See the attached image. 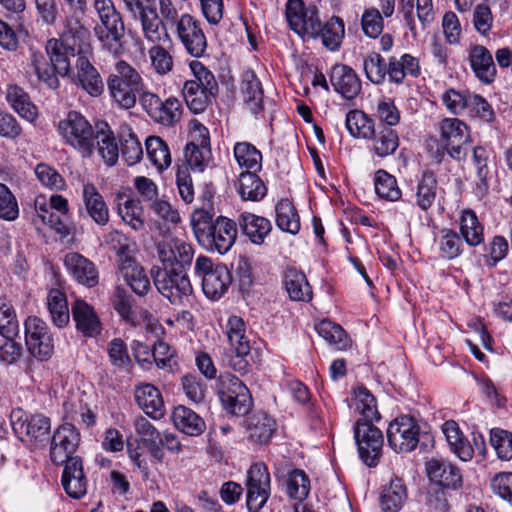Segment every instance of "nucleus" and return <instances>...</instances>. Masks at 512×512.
<instances>
[{"label":"nucleus","instance_id":"1","mask_svg":"<svg viewBox=\"0 0 512 512\" xmlns=\"http://www.w3.org/2000/svg\"><path fill=\"white\" fill-rule=\"evenodd\" d=\"M58 131L65 143L84 158L93 154L95 143L98 153L107 165H114L119 158L118 144L106 122H98L93 128L83 115L71 111L59 122Z\"/></svg>","mask_w":512,"mask_h":512},{"label":"nucleus","instance_id":"2","mask_svg":"<svg viewBox=\"0 0 512 512\" xmlns=\"http://www.w3.org/2000/svg\"><path fill=\"white\" fill-rule=\"evenodd\" d=\"M80 443V433L71 423L60 425L51 439L50 458L55 464H64L62 485L66 493L75 499L86 494L87 481L82 461L74 456Z\"/></svg>","mask_w":512,"mask_h":512},{"label":"nucleus","instance_id":"3","mask_svg":"<svg viewBox=\"0 0 512 512\" xmlns=\"http://www.w3.org/2000/svg\"><path fill=\"white\" fill-rule=\"evenodd\" d=\"M355 409L363 416L354 427V438L361 460L369 467L378 465L382 455L384 438L381 430L372 424L379 420L376 399L365 387L355 391Z\"/></svg>","mask_w":512,"mask_h":512},{"label":"nucleus","instance_id":"4","mask_svg":"<svg viewBox=\"0 0 512 512\" xmlns=\"http://www.w3.org/2000/svg\"><path fill=\"white\" fill-rule=\"evenodd\" d=\"M89 30L78 19H67L62 40L50 39L46 44L49 63L57 73L65 76L70 71V57L76 58L82 53H90L88 43Z\"/></svg>","mask_w":512,"mask_h":512},{"label":"nucleus","instance_id":"5","mask_svg":"<svg viewBox=\"0 0 512 512\" xmlns=\"http://www.w3.org/2000/svg\"><path fill=\"white\" fill-rule=\"evenodd\" d=\"M158 292L173 305H182L193 292L187 270L162 269L154 265L150 270Z\"/></svg>","mask_w":512,"mask_h":512},{"label":"nucleus","instance_id":"6","mask_svg":"<svg viewBox=\"0 0 512 512\" xmlns=\"http://www.w3.org/2000/svg\"><path fill=\"white\" fill-rule=\"evenodd\" d=\"M226 335L229 349L224 361L234 371L244 374L248 371L250 357V342L246 336V326L243 319L232 315L226 324Z\"/></svg>","mask_w":512,"mask_h":512},{"label":"nucleus","instance_id":"7","mask_svg":"<svg viewBox=\"0 0 512 512\" xmlns=\"http://www.w3.org/2000/svg\"><path fill=\"white\" fill-rule=\"evenodd\" d=\"M195 272L202 279L203 293L211 300L220 299L232 283L229 269L223 264L214 265L206 256L197 257Z\"/></svg>","mask_w":512,"mask_h":512},{"label":"nucleus","instance_id":"8","mask_svg":"<svg viewBox=\"0 0 512 512\" xmlns=\"http://www.w3.org/2000/svg\"><path fill=\"white\" fill-rule=\"evenodd\" d=\"M440 140L448 155L456 160H465L471 145L469 129L457 118H445L440 123Z\"/></svg>","mask_w":512,"mask_h":512},{"label":"nucleus","instance_id":"9","mask_svg":"<svg viewBox=\"0 0 512 512\" xmlns=\"http://www.w3.org/2000/svg\"><path fill=\"white\" fill-rule=\"evenodd\" d=\"M24 326L29 353L40 361L50 359L54 352V341L47 324L36 316H30Z\"/></svg>","mask_w":512,"mask_h":512},{"label":"nucleus","instance_id":"10","mask_svg":"<svg viewBox=\"0 0 512 512\" xmlns=\"http://www.w3.org/2000/svg\"><path fill=\"white\" fill-rule=\"evenodd\" d=\"M286 18L290 28L299 36L317 38L320 19L314 6L305 7L302 0H288Z\"/></svg>","mask_w":512,"mask_h":512},{"label":"nucleus","instance_id":"11","mask_svg":"<svg viewBox=\"0 0 512 512\" xmlns=\"http://www.w3.org/2000/svg\"><path fill=\"white\" fill-rule=\"evenodd\" d=\"M420 428L413 418L402 416L393 420L387 428L389 446L397 453L413 451L419 443Z\"/></svg>","mask_w":512,"mask_h":512},{"label":"nucleus","instance_id":"12","mask_svg":"<svg viewBox=\"0 0 512 512\" xmlns=\"http://www.w3.org/2000/svg\"><path fill=\"white\" fill-rule=\"evenodd\" d=\"M249 511L257 512L270 496V474L265 464L256 463L250 467L246 480Z\"/></svg>","mask_w":512,"mask_h":512},{"label":"nucleus","instance_id":"13","mask_svg":"<svg viewBox=\"0 0 512 512\" xmlns=\"http://www.w3.org/2000/svg\"><path fill=\"white\" fill-rule=\"evenodd\" d=\"M157 254L161 262L159 268L188 270L193 260L194 250L190 244L182 240L170 239L158 243Z\"/></svg>","mask_w":512,"mask_h":512},{"label":"nucleus","instance_id":"14","mask_svg":"<svg viewBox=\"0 0 512 512\" xmlns=\"http://www.w3.org/2000/svg\"><path fill=\"white\" fill-rule=\"evenodd\" d=\"M100 24L94 28L95 35L109 52L117 54L122 49L125 25L121 13L111 10L106 16H99Z\"/></svg>","mask_w":512,"mask_h":512},{"label":"nucleus","instance_id":"15","mask_svg":"<svg viewBox=\"0 0 512 512\" xmlns=\"http://www.w3.org/2000/svg\"><path fill=\"white\" fill-rule=\"evenodd\" d=\"M176 32L188 54L195 58L204 55L207 39L197 19L190 14H182L176 23Z\"/></svg>","mask_w":512,"mask_h":512},{"label":"nucleus","instance_id":"16","mask_svg":"<svg viewBox=\"0 0 512 512\" xmlns=\"http://www.w3.org/2000/svg\"><path fill=\"white\" fill-rule=\"evenodd\" d=\"M11 425L14 433L20 440L28 437L30 440L42 441L46 438L51 428L48 417L41 414L24 417L21 411L12 413Z\"/></svg>","mask_w":512,"mask_h":512},{"label":"nucleus","instance_id":"17","mask_svg":"<svg viewBox=\"0 0 512 512\" xmlns=\"http://www.w3.org/2000/svg\"><path fill=\"white\" fill-rule=\"evenodd\" d=\"M146 3L147 8L133 18L140 22L144 39L152 44L171 42L167 27L157 13L154 1L146 0Z\"/></svg>","mask_w":512,"mask_h":512},{"label":"nucleus","instance_id":"18","mask_svg":"<svg viewBox=\"0 0 512 512\" xmlns=\"http://www.w3.org/2000/svg\"><path fill=\"white\" fill-rule=\"evenodd\" d=\"M237 233L236 222L227 217L219 216L214 221V226L210 231L208 239H205L202 244L208 245L219 254H225L234 245Z\"/></svg>","mask_w":512,"mask_h":512},{"label":"nucleus","instance_id":"19","mask_svg":"<svg viewBox=\"0 0 512 512\" xmlns=\"http://www.w3.org/2000/svg\"><path fill=\"white\" fill-rule=\"evenodd\" d=\"M88 54L89 53H82L76 59V84L89 95L97 97L103 93L104 83L101 75L90 62Z\"/></svg>","mask_w":512,"mask_h":512},{"label":"nucleus","instance_id":"20","mask_svg":"<svg viewBox=\"0 0 512 512\" xmlns=\"http://www.w3.org/2000/svg\"><path fill=\"white\" fill-rule=\"evenodd\" d=\"M330 83L336 92L347 99L355 98L361 91L360 79L355 71L345 64H336L332 67Z\"/></svg>","mask_w":512,"mask_h":512},{"label":"nucleus","instance_id":"21","mask_svg":"<svg viewBox=\"0 0 512 512\" xmlns=\"http://www.w3.org/2000/svg\"><path fill=\"white\" fill-rule=\"evenodd\" d=\"M426 471L430 480L442 487L457 489L462 485L459 469L445 460H430L427 462Z\"/></svg>","mask_w":512,"mask_h":512},{"label":"nucleus","instance_id":"22","mask_svg":"<svg viewBox=\"0 0 512 512\" xmlns=\"http://www.w3.org/2000/svg\"><path fill=\"white\" fill-rule=\"evenodd\" d=\"M248 438L257 444H266L276 430V422L264 411H258L245 420Z\"/></svg>","mask_w":512,"mask_h":512},{"label":"nucleus","instance_id":"23","mask_svg":"<svg viewBox=\"0 0 512 512\" xmlns=\"http://www.w3.org/2000/svg\"><path fill=\"white\" fill-rule=\"evenodd\" d=\"M65 266L73 277L87 287H94L98 283V271L95 265L79 253H68L64 259Z\"/></svg>","mask_w":512,"mask_h":512},{"label":"nucleus","instance_id":"24","mask_svg":"<svg viewBox=\"0 0 512 512\" xmlns=\"http://www.w3.org/2000/svg\"><path fill=\"white\" fill-rule=\"evenodd\" d=\"M240 91L243 103L253 114H257L263 109V88L260 80L252 70H247L242 74Z\"/></svg>","mask_w":512,"mask_h":512},{"label":"nucleus","instance_id":"25","mask_svg":"<svg viewBox=\"0 0 512 512\" xmlns=\"http://www.w3.org/2000/svg\"><path fill=\"white\" fill-rule=\"evenodd\" d=\"M71 310L76 327L84 336L93 337L100 333V321L89 304L82 300H76L72 304Z\"/></svg>","mask_w":512,"mask_h":512},{"label":"nucleus","instance_id":"26","mask_svg":"<svg viewBox=\"0 0 512 512\" xmlns=\"http://www.w3.org/2000/svg\"><path fill=\"white\" fill-rule=\"evenodd\" d=\"M82 195L86 212L92 220L101 226L108 224L109 209L97 188L91 183L84 184Z\"/></svg>","mask_w":512,"mask_h":512},{"label":"nucleus","instance_id":"27","mask_svg":"<svg viewBox=\"0 0 512 512\" xmlns=\"http://www.w3.org/2000/svg\"><path fill=\"white\" fill-rule=\"evenodd\" d=\"M135 399L139 407L149 417L157 420L164 415V403L159 390L151 385L144 384L135 390Z\"/></svg>","mask_w":512,"mask_h":512},{"label":"nucleus","instance_id":"28","mask_svg":"<svg viewBox=\"0 0 512 512\" xmlns=\"http://www.w3.org/2000/svg\"><path fill=\"white\" fill-rule=\"evenodd\" d=\"M470 63L476 77L483 83H491L496 75V68L489 50L476 45L470 52Z\"/></svg>","mask_w":512,"mask_h":512},{"label":"nucleus","instance_id":"29","mask_svg":"<svg viewBox=\"0 0 512 512\" xmlns=\"http://www.w3.org/2000/svg\"><path fill=\"white\" fill-rule=\"evenodd\" d=\"M419 73V61L412 55L403 54L399 59L394 56L389 58L387 69L389 82L399 85L407 75L417 77Z\"/></svg>","mask_w":512,"mask_h":512},{"label":"nucleus","instance_id":"30","mask_svg":"<svg viewBox=\"0 0 512 512\" xmlns=\"http://www.w3.org/2000/svg\"><path fill=\"white\" fill-rule=\"evenodd\" d=\"M238 223L243 233L257 245L264 242L272 228L268 219L248 212H243L239 216Z\"/></svg>","mask_w":512,"mask_h":512},{"label":"nucleus","instance_id":"31","mask_svg":"<svg viewBox=\"0 0 512 512\" xmlns=\"http://www.w3.org/2000/svg\"><path fill=\"white\" fill-rule=\"evenodd\" d=\"M172 418L175 427L189 436H199L205 431L204 420L188 407H176Z\"/></svg>","mask_w":512,"mask_h":512},{"label":"nucleus","instance_id":"32","mask_svg":"<svg viewBox=\"0 0 512 512\" xmlns=\"http://www.w3.org/2000/svg\"><path fill=\"white\" fill-rule=\"evenodd\" d=\"M284 286L289 297L294 301H310L312 299V289L306 276L295 268L286 269Z\"/></svg>","mask_w":512,"mask_h":512},{"label":"nucleus","instance_id":"33","mask_svg":"<svg viewBox=\"0 0 512 512\" xmlns=\"http://www.w3.org/2000/svg\"><path fill=\"white\" fill-rule=\"evenodd\" d=\"M442 430L452 452L462 461L471 460L474 450L468 440L463 437L458 424L455 421H446Z\"/></svg>","mask_w":512,"mask_h":512},{"label":"nucleus","instance_id":"34","mask_svg":"<svg viewBox=\"0 0 512 512\" xmlns=\"http://www.w3.org/2000/svg\"><path fill=\"white\" fill-rule=\"evenodd\" d=\"M407 499V489L399 478L392 479L385 486L380 496V505L383 512H398Z\"/></svg>","mask_w":512,"mask_h":512},{"label":"nucleus","instance_id":"35","mask_svg":"<svg viewBox=\"0 0 512 512\" xmlns=\"http://www.w3.org/2000/svg\"><path fill=\"white\" fill-rule=\"evenodd\" d=\"M255 172L245 171L239 176L237 191L243 200L259 201L267 193L264 182Z\"/></svg>","mask_w":512,"mask_h":512},{"label":"nucleus","instance_id":"36","mask_svg":"<svg viewBox=\"0 0 512 512\" xmlns=\"http://www.w3.org/2000/svg\"><path fill=\"white\" fill-rule=\"evenodd\" d=\"M127 265L119 268L125 282L131 287L137 295H146L150 288V280L145 270L136 261H126Z\"/></svg>","mask_w":512,"mask_h":512},{"label":"nucleus","instance_id":"37","mask_svg":"<svg viewBox=\"0 0 512 512\" xmlns=\"http://www.w3.org/2000/svg\"><path fill=\"white\" fill-rule=\"evenodd\" d=\"M105 243L116 253L119 268L127 265L126 261H136L133 257L135 242L123 233L117 230L109 232Z\"/></svg>","mask_w":512,"mask_h":512},{"label":"nucleus","instance_id":"38","mask_svg":"<svg viewBox=\"0 0 512 512\" xmlns=\"http://www.w3.org/2000/svg\"><path fill=\"white\" fill-rule=\"evenodd\" d=\"M6 99L11 107L21 117L28 121H34L37 117V108L31 102L29 95L18 86H9Z\"/></svg>","mask_w":512,"mask_h":512},{"label":"nucleus","instance_id":"39","mask_svg":"<svg viewBox=\"0 0 512 512\" xmlns=\"http://www.w3.org/2000/svg\"><path fill=\"white\" fill-rule=\"evenodd\" d=\"M345 34L344 22L340 17H331L324 25L320 23L317 38L321 37L322 44L330 51L337 50Z\"/></svg>","mask_w":512,"mask_h":512},{"label":"nucleus","instance_id":"40","mask_svg":"<svg viewBox=\"0 0 512 512\" xmlns=\"http://www.w3.org/2000/svg\"><path fill=\"white\" fill-rule=\"evenodd\" d=\"M276 224L282 231L297 234L300 230V219L294 205L288 199H281L275 207Z\"/></svg>","mask_w":512,"mask_h":512},{"label":"nucleus","instance_id":"41","mask_svg":"<svg viewBox=\"0 0 512 512\" xmlns=\"http://www.w3.org/2000/svg\"><path fill=\"white\" fill-rule=\"evenodd\" d=\"M372 151L378 157L392 155L399 146V137L395 130L382 126L372 136Z\"/></svg>","mask_w":512,"mask_h":512},{"label":"nucleus","instance_id":"42","mask_svg":"<svg viewBox=\"0 0 512 512\" xmlns=\"http://www.w3.org/2000/svg\"><path fill=\"white\" fill-rule=\"evenodd\" d=\"M346 127L356 138L370 139L375 134L374 121L359 110H352L346 115Z\"/></svg>","mask_w":512,"mask_h":512},{"label":"nucleus","instance_id":"43","mask_svg":"<svg viewBox=\"0 0 512 512\" xmlns=\"http://www.w3.org/2000/svg\"><path fill=\"white\" fill-rule=\"evenodd\" d=\"M183 96L188 108L195 114L203 112L214 94L200 88L196 82L186 81L183 86Z\"/></svg>","mask_w":512,"mask_h":512},{"label":"nucleus","instance_id":"44","mask_svg":"<svg viewBox=\"0 0 512 512\" xmlns=\"http://www.w3.org/2000/svg\"><path fill=\"white\" fill-rule=\"evenodd\" d=\"M47 306L53 323L62 328L69 322V309L66 296L58 289H51L47 296Z\"/></svg>","mask_w":512,"mask_h":512},{"label":"nucleus","instance_id":"45","mask_svg":"<svg viewBox=\"0 0 512 512\" xmlns=\"http://www.w3.org/2000/svg\"><path fill=\"white\" fill-rule=\"evenodd\" d=\"M181 115L182 104L180 100L169 97L160 102L157 113L151 119L162 126L173 127L181 120Z\"/></svg>","mask_w":512,"mask_h":512},{"label":"nucleus","instance_id":"46","mask_svg":"<svg viewBox=\"0 0 512 512\" xmlns=\"http://www.w3.org/2000/svg\"><path fill=\"white\" fill-rule=\"evenodd\" d=\"M315 329L319 336L329 344L334 345L338 350H345L350 346V340L339 324L330 320H322L316 324Z\"/></svg>","mask_w":512,"mask_h":512},{"label":"nucleus","instance_id":"47","mask_svg":"<svg viewBox=\"0 0 512 512\" xmlns=\"http://www.w3.org/2000/svg\"><path fill=\"white\" fill-rule=\"evenodd\" d=\"M234 157L239 166L247 171H258L261 168L262 155L251 143H236L234 146Z\"/></svg>","mask_w":512,"mask_h":512},{"label":"nucleus","instance_id":"48","mask_svg":"<svg viewBox=\"0 0 512 512\" xmlns=\"http://www.w3.org/2000/svg\"><path fill=\"white\" fill-rule=\"evenodd\" d=\"M460 231L467 244L477 246L483 242V227L472 210H465L461 215Z\"/></svg>","mask_w":512,"mask_h":512},{"label":"nucleus","instance_id":"49","mask_svg":"<svg viewBox=\"0 0 512 512\" xmlns=\"http://www.w3.org/2000/svg\"><path fill=\"white\" fill-rule=\"evenodd\" d=\"M109 93L115 103L122 109H131L136 105L139 93L144 86H128L121 83H107Z\"/></svg>","mask_w":512,"mask_h":512},{"label":"nucleus","instance_id":"50","mask_svg":"<svg viewBox=\"0 0 512 512\" xmlns=\"http://www.w3.org/2000/svg\"><path fill=\"white\" fill-rule=\"evenodd\" d=\"M19 332V322L11 301L0 297V335L3 338L16 337Z\"/></svg>","mask_w":512,"mask_h":512},{"label":"nucleus","instance_id":"51","mask_svg":"<svg viewBox=\"0 0 512 512\" xmlns=\"http://www.w3.org/2000/svg\"><path fill=\"white\" fill-rule=\"evenodd\" d=\"M374 186L376 194L382 199L396 201L401 197L396 178L385 170L379 169L376 171Z\"/></svg>","mask_w":512,"mask_h":512},{"label":"nucleus","instance_id":"52","mask_svg":"<svg viewBox=\"0 0 512 512\" xmlns=\"http://www.w3.org/2000/svg\"><path fill=\"white\" fill-rule=\"evenodd\" d=\"M146 151L157 169L163 170L171 164V154L168 145L160 137H148L146 139Z\"/></svg>","mask_w":512,"mask_h":512},{"label":"nucleus","instance_id":"53","mask_svg":"<svg viewBox=\"0 0 512 512\" xmlns=\"http://www.w3.org/2000/svg\"><path fill=\"white\" fill-rule=\"evenodd\" d=\"M107 83H121L132 87L144 86L140 73L124 60H119L114 66V72L109 75Z\"/></svg>","mask_w":512,"mask_h":512},{"label":"nucleus","instance_id":"54","mask_svg":"<svg viewBox=\"0 0 512 512\" xmlns=\"http://www.w3.org/2000/svg\"><path fill=\"white\" fill-rule=\"evenodd\" d=\"M363 69L368 80L372 83L383 84L387 78L388 63L376 52H372L364 58Z\"/></svg>","mask_w":512,"mask_h":512},{"label":"nucleus","instance_id":"55","mask_svg":"<svg viewBox=\"0 0 512 512\" xmlns=\"http://www.w3.org/2000/svg\"><path fill=\"white\" fill-rule=\"evenodd\" d=\"M437 180L433 173L425 172L417 186L416 204L422 209L430 208L436 197Z\"/></svg>","mask_w":512,"mask_h":512},{"label":"nucleus","instance_id":"56","mask_svg":"<svg viewBox=\"0 0 512 512\" xmlns=\"http://www.w3.org/2000/svg\"><path fill=\"white\" fill-rule=\"evenodd\" d=\"M118 213L125 223L138 231L144 228L143 208L137 199H127L118 205Z\"/></svg>","mask_w":512,"mask_h":512},{"label":"nucleus","instance_id":"57","mask_svg":"<svg viewBox=\"0 0 512 512\" xmlns=\"http://www.w3.org/2000/svg\"><path fill=\"white\" fill-rule=\"evenodd\" d=\"M289 497L302 501L307 498L310 492V480L304 471L293 470L286 482Z\"/></svg>","mask_w":512,"mask_h":512},{"label":"nucleus","instance_id":"58","mask_svg":"<svg viewBox=\"0 0 512 512\" xmlns=\"http://www.w3.org/2000/svg\"><path fill=\"white\" fill-rule=\"evenodd\" d=\"M248 388L243 382L236 376L225 373L219 377V397L222 405H229L232 401L233 396L247 391Z\"/></svg>","mask_w":512,"mask_h":512},{"label":"nucleus","instance_id":"59","mask_svg":"<svg viewBox=\"0 0 512 512\" xmlns=\"http://www.w3.org/2000/svg\"><path fill=\"white\" fill-rule=\"evenodd\" d=\"M185 163L181 166H188L190 169L202 172L210 159L211 151L210 147L203 148L198 144H187L185 147Z\"/></svg>","mask_w":512,"mask_h":512},{"label":"nucleus","instance_id":"60","mask_svg":"<svg viewBox=\"0 0 512 512\" xmlns=\"http://www.w3.org/2000/svg\"><path fill=\"white\" fill-rule=\"evenodd\" d=\"M34 172L38 181L46 188L60 191L66 187L64 178L54 167L46 163L37 164Z\"/></svg>","mask_w":512,"mask_h":512},{"label":"nucleus","instance_id":"61","mask_svg":"<svg viewBox=\"0 0 512 512\" xmlns=\"http://www.w3.org/2000/svg\"><path fill=\"white\" fill-rule=\"evenodd\" d=\"M112 303L114 309L126 323L134 327L139 324L136 312L131 305V297L124 289H116Z\"/></svg>","mask_w":512,"mask_h":512},{"label":"nucleus","instance_id":"62","mask_svg":"<svg viewBox=\"0 0 512 512\" xmlns=\"http://www.w3.org/2000/svg\"><path fill=\"white\" fill-rule=\"evenodd\" d=\"M212 214L203 208L196 209L191 215V226L197 240L202 243L208 239L210 231L214 226Z\"/></svg>","mask_w":512,"mask_h":512},{"label":"nucleus","instance_id":"63","mask_svg":"<svg viewBox=\"0 0 512 512\" xmlns=\"http://www.w3.org/2000/svg\"><path fill=\"white\" fill-rule=\"evenodd\" d=\"M153 69L159 75H166L173 68V57L163 44H153L148 51Z\"/></svg>","mask_w":512,"mask_h":512},{"label":"nucleus","instance_id":"64","mask_svg":"<svg viewBox=\"0 0 512 512\" xmlns=\"http://www.w3.org/2000/svg\"><path fill=\"white\" fill-rule=\"evenodd\" d=\"M490 443L500 459L510 460L512 458V433L499 428L492 429Z\"/></svg>","mask_w":512,"mask_h":512}]
</instances>
